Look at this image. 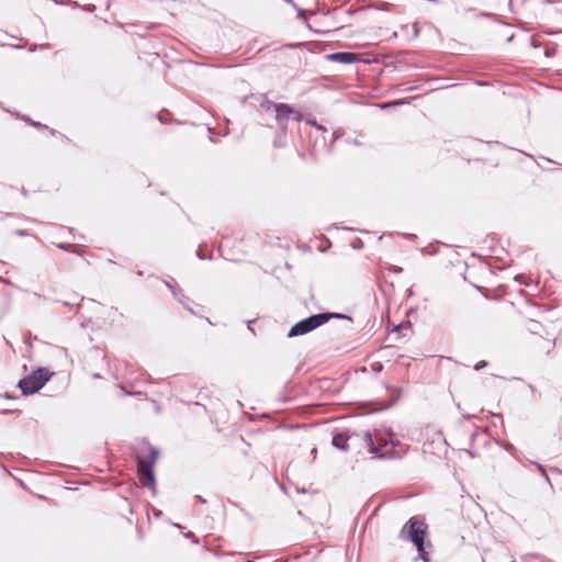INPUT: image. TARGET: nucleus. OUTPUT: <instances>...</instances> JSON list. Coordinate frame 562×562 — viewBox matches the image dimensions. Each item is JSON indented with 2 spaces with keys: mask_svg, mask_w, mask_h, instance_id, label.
I'll return each mask as SVG.
<instances>
[{
  "mask_svg": "<svg viewBox=\"0 0 562 562\" xmlns=\"http://www.w3.org/2000/svg\"><path fill=\"white\" fill-rule=\"evenodd\" d=\"M361 437L367 445L369 452L375 458H401L407 450V446L395 440L380 438L379 434L372 435L370 431H363Z\"/></svg>",
  "mask_w": 562,
  "mask_h": 562,
  "instance_id": "f257e3e1",
  "label": "nucleus"
},
{
  "mask_svg": "<svg viewBox=\"0 0 562 562\" xmlns=\"http://www.w3.org/2000/svg\"><path fill=\"white\" fill-rule=\"evenodd\" d=\"M148 449L149 454L147 458L137 457V474L142 485L151 488L153 493H156L154 464L158 458L159 451L153 446H149Z\"/></svg>",
  "mask_w": 562,
  "mask_h": 562,
  "instance_id": "f03ea898",
  "label": "nucleus"
},
{
  "mask_svg": "<svg viewBox=\"0 0 562 562\" xmlns=\"http://www.w3.org/2000/svg\"><path fill=\"white\" fill-rule=\"evenodd\" d=\"M408 528V540L413 542L415 546L419 559L424 562H428V552L425 549V538L427 535V526L424 521L416 519L415 517L411 518L406 525L404 526L402 532Z\"/></svg>",
  "mask_w": 562,
  "mask_h": 562,
  "instance_id": "7ed1b4c3",
  "label": "nucleus"
},
{
  "mask_svg": "<svg viewBox=\"0 0 562 562\" xmlns=\"http://www.w3.org/2000/svg\"><path fill=\"white\" fill-rule=\"evenodd\" d=\"M53 373L46 368H38L31 374L21 379L18 383L23 395H33L38 392L47 381H49Z\"/></svg>",
  "mask_w": 562,
  "mask_h": 562,
  "instance_id": "20e7f679",
  "label": "nucleus"
},
{
  "mask_svg": "<svg viewBox=\"0 0 562 562\" xmlns=\"http://www.w3.org/2000/svg\"><path fill=\"white\" fill-rule=\"evenodd\" d=\"M327 322L328 317L326 315L313 314L294 324L290 328L288 337L292 338L308 334L312 330L318 328L319 326L326 324Z\"/></svg>",
  "mask_w": 562,
  "mask_h": 562,
  "instance_id": "39448f33",
  "label": "nucleus"
},
{
  "mask_svg": "<svg viewBox=\"0 0 562 562\" xmlns=\"http://www.w3.org/2000/svg\"><path fill=\"white\" fill-rule=\"evenodd\" d=\"M302 113L294 108H292L290 104L286 103H279L278 109L276 111V121L279 125V127L285 132L286 131V124L290 120L293 121H301L302 120Z\"/></svg>",
  "mask_w": 562,
  "mask_h": 562,
  "instance_id": "423d86ee",
  "label": "nucleus"
},
{
  "mask_svg": "<svg viewBox=\"0 0 562 562\" xmlns=\"http://www.w3.org/2000/svg\"><path fill=\"white\" fill-rule=\"evenodd\" d=\"M359 434L357 432H349V431H342L337 432L333 436L331 443L335 448L347 451L349 449L348 441L352 439L353 437H358Z\"/></svg>",
  "mask_w": 562,
  "mask_h": 562,
  "instance_id": "0eeeda50",
  "label": "nucleus"
},
{
  "mask_svg": "<svg viewBox=\"0 0 562 562\" xmlns=\"http://www.w3.org/2000/svg\"><path fill=\"white\" fill-rule=\"evenodd\" d=\"M327 59L331 61H339L342 64H352L358 61V56L350 52H338L327 55Z\"/></svg>",
  "mask_w": 562,
  "mask_h": 562,
  "instance_id": "6e6552de",
  "label": "nucleus"
},
{
  "mask_svg": "<svg viewBox=\"0 0 562 562\" xmlns=\"http://www.w3.org/2000/svg\"><path fill=\"white\" fill-rule=\"evenodd\" d=\"M167 288L171 291L173 297L182 304V306L189 311L190 313H193L192 308L186 304L184 300L187 299L186 295L182 293L181 290H177L170 282L166 281Z\"/></svg>",
  "mask_w": 562,
  "mask_h": 562,
  "instance_id": "1a4fd4ad",
  "label": "nucleus"
},
{
  "mask_svg": "<svg viewBox=\"0 0 562 562\" xmlns=\"http://www.w3.org/2000/svg\"><path fill=\"white\" fill-rule=\"evenodd\" d=\"M278 104L279 103H274L273 101H270L268 99H265L261 103H260V106L262 108V110H265L266 112H270V111H277L278 109Z\"/></svg>",
  "mask_w": 562,
  "mask_h": 562,
  "instance_id": "9d476101",
  "label": "nucleus"
},
{
  "mask_svg": "<svg viewBox=\"0 0 562 562\" xmlns=\"http://www.w3.org/2000/svg\"><path fill=\"white\" fill-rule=\"evenodd\" d=\"M319 315H326L328 317V321L331 318L351 321L350 316L340 313H319Z\"/></svg>",
  "mask_w": 562,
  "mask_h": 562,
  "instance_id": "9b49d317",
  "label": "nucleus"
},
{
  "mask_svg": "<svg viewBox=\"0 0 562 562\" xmlns=\"http://www.w3.org/2000/svg\"><path fill=\"white\" fill-rule=\"evenodd\" d=\"M374 8L379 11H390L393 8V4L386 1L378 2Z\"/></svg>",
  "mask_w": 562,
  "mask_h": 562,
  "instance_id": "f8f14e48",
  "label": "nucleus"
},
{
  "mask_svg": "<svg viewBox=\"0 0 562 562\" xmlns=\"http://www.w3.org/2000/svg\"><path fill=\"white\" fill-rule=\"evenodd\" d=\"M404 103H406L405 100H398V101H392V102L383 103L380 106H381V109H386V108H391V106L400 105V104H404Z\"/></svg>",
  "mask_w": 562,
  "mask_h": 562,
  "instance_id": "ddd939ff",
  "label": "nucleus"
},
{
  "mask_svg": "<svg viewBox=\"0 0 562 562\" xmlns=\"http://www.w3.org/2000/svg\"><path fill=\"white\" fill-rule=\"evenodd\" d=\"M294 9L297 12V18L306 22L307 21V19H306V11L304 9H302V8H299L297 5Z\"/></svg>",
  "mask_w": 562,
  "mask_h": 562,
  "instance_id": "4468645a",
  "label": "nucleus"
},
{
  "mask_svg": "<svg viewBox=\"0 0 562 562\" xmlns=\"http://www.w3.org/2000/svg\"><path fill=\"white\" fill-rule=\"evenodd\" d=\"M307 123L319 131H326V128L323 125L318 124L315 120H308Z\"/></svg>",
  "mask_w": 562,
  "mask_h": 562,
  "instance_id": "2eb2a0df",
  "label": "nucleus"
},
{
  "mask_svg": "<svg viewBox=\"0 0 562 562\" xmlns=\"http://www.w3.org/2000/svg\"><path fill=\"white\" fill-rule=\"evenodd\" d=\"M34 127H37V128H47L46 125H43L42 123L40 122H35V121H32L30 119H26Z\"/></svg>",
  "mask_w": 562,
  "mask_h": 562,
  "instance_id": "dca6fc26",
  "label": "nucleus"
},
{
  "mask_svg": "<svg viewBox=\"0 0 562 562\" xmlns=\"http://www.w3.org/2000/svg\"><path fill=\"white\" fill-rule=\"evenodd\" d=\"M486 364H487V363H486V361H480V362H477V363L475 364L474 369H475L476 371H479V370H481L482 368H484Z\"/></svg>",
  "mask_w": 562,
  "mask_h": 562,
  "instance_id": "f3484780",
  "label": "nucleus"
},
{
  "mask_svg": "<svg viewBox=\"0 0 562 562\" xmlns=\"http://www.w3.org/2000/svg\"><path fill=\"white\" fill-rule=\"evenodd\" d=\"M58 247H59L60 249H64V250H66V251H69L71 246H70V245H66V244H58Z\"/></svg>",
  "mask_w": 562,
  "mask_h": 562,
  "instance_id": "a211bd4d",
  "label": "nucleus"
},
{
  "mask_svg": "<svg viewBox=\"0 0 562 562\" xmlns=\"http://www.w3.org/2000/svg\"><path fill=\"white\" fill-rule=\"evenodd\" d=\"M196 255H198V257H199L200 259H205V256H204V255H202L201 247H199V248H198V250H196Z\"/></svg>",
  "mask_w": 562,
  "mask_h": 562,
  "instance_id": "6ab92c4d",
  "label": "nucleus"
},
{
  "mask_svg": "<svg viewBox=\"0 0 562 562\" xmlns=\"http://www.w3.org/2000/svg\"><path fill=\"white\" fill-rule=\"evenodd\" d=\"M538 468H539L540 472H541L543 475H547V474H546V470L543 469V467H542V465H540V464H539V465H538Z\"/></svg>",
  "mask_w": 562,
  "mask_h": 562,
  "instance_id": "aec40b11",
  "label": "nucleus"
},
{
  "mask_svg": "<svg viewBox=\"0 0 562 562\" xmlns=\"http://www.w3.org/2000/svg\"><path fill=\"white\" fill-rule=\"evenodd\" d=\"M385 435L391 438L393 436V432H392V430L389 429L385 431Z\"/></svg>",
  "mask_w": 562,
  "mask_h": 562,
  "instance_id": "412c9836",
  "label": "nucleus"
},
{
  "mask_svg": "<svg viewBox=\"0 0 562 562\" xmlns=\"http://www.w3.org/2000/svg\"><path fill=\"white\" fill-rule=\"evenodd\" d=\"M16 233H18V235H20V236H24V235H25V232H24V231H18Z\"/></svg>",
  "mask_w": 562,
  "mask_h": 562,
  "instance_id": "4be33fe9",
  "label": "nucleus"
},
{
  "mask_svg": "<svg viewBox=\"0 0 562 562\" xmlns=\"http://www.w3.org/2000/svg\"><path fill=\"white\" fill-rule=\"evenodd\" d=\"M533 327L531 328L532 330L537 329V326L539 325L537 322H533L532 323Z\"/></svg>",
  "mask_w": 562,
  "mask_h": 562,
  "instance_id": "5701e85b",
  "label": "nucleus"
},
{
  "mask_svg": "<svg viewBox=\"0 0 562 562\" xmlns=\"http://www.w3.org/2000/svg\"><path fill=\"white\" fill-rule=\"evenodd\" d=\"M196 497H198V499H199L201 503H205V499H204L203 497H201V496H196Z\"/></svg>",
  "mask_w": 562,
  "mask_h": 562,
  "instance_id": "b1692460",
  "label": "nucleus"
},
{
  "mask_svg": "<svg viewBox=\"0 0 562 562\" xmlns=\"http://www.w3.org/2000/svg\"><path fill=\"white\" fill-rule=\"evenodd\" d=\"M252 323V321H248V329L254 331L252 328L250 327V324Z\"/></svg>",
  "mask_w": 562,
  "mask_h": 562,
  "instance_id": "393cba45",
  "label": "nucleus"
},
{
  "mask_svg": "<svg viewBox=\"0 0 562 562\" xmlns=\"http://www.w3.org/2000/svg\"><path fill=\"white\" fill-rule=\"evenodd\" d=\"M544 3H553L554 0H543Z\"/></svg>",
  "mask_w": 562,
  "mask_h": 562,
  "instance_id": "a878e982",
  "label": "nucleus"
},
{
  "mask_svg": "<svg viewBox=\"0 0 562 562\" xmlns=\"http://www.w3.org/2000/svg\"><path fill=\"white\" fill-rule=\"evenodd\" d=\"M47 46H48V44H41L38 47H40V48H45V47H47Z\"/></svg>",
  "mask_w": 562,
  "mask_h": 562,
  "instance_id": "bb28decb",
  "label": "nucleus"
}]
</instances>
